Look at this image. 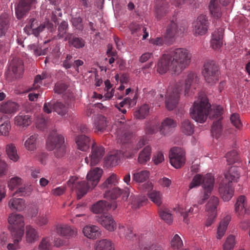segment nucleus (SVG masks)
<instances>
[{"mask_svg": "<svg viewBox=\"0 0 250 250\" xmlns=\"http://www.w3.org/2000/svg\"><path fill=\"white\" fill-rule=\"evenodd\" d=\"M8 70L12 72L16 78H20L23 71L22 61L18 58H13L10 63Z\"/></svg>", "mask_w": 250, "mask_h": 250, "instance_id": "nucleus-19", "label": "nucleus"}, {"mask_svg": "<svg viewBox=\"0 0 250 250\" xmlns=\"http://www.w3.org/2000/svg\"><path fill=\"white\" fill-rule=\"evenodd\" d=\"M149 199L157 206H160L162 203V194L159 191L153 190L147 193Z\"/></svg>", "mask_w": 250, "mask_h": 250, "instance_id": "nucleus-50", "label": "nucleus"}, {"mask_svg": "<svg viewBox=\"0 0 250 250\" xmlns=\"http://www.w3.org/2000/svg\"><path fill=\"white\" fill-rule=\"evenodd\" d=\"M48 220V217L46 214L40 215L37 217L35 223L38 226L42 227L47 224Z\"/></svg>", "mask_w": 250, "mask_h": 250, "instance_id": "nucleus-62", "label": "nucleus"}, {"mask_svg": "<svg viewBox=\"0 0 250 250\" xmlns=\"http://www.w3.org/2000/svg\"><path fill=\"white\" fill-rule=\"evenodd\" d=\"M230 121L232 124L237 128L240 129L242 126L240 116L238 114H232L230 117Z\"/></svg>", "mask_w": 250, "mask_h": 250, "instance_id": "nucleus-58", "label": "nucleus"}, {"mask_svg": "<svg viewBox=\"0 0 250 250\" xmlns=\"http://www.w3.org/2000/svg\"><path fill=\"white\" fill-rule=\"evenodd\" d=\"M22 184V179L21 178L15 177L12 178L9 183L8 187L10 189L13 190L15 188L18 187Z\"/></svg>", "mask_w": 250, "mask_h": 250, "instance_id": "nucleus-59", "label": "nucleus"}, {"mask_svg": "<svg viewBox=\"0 0 250 250\" xmlns=\"http://www.w3.org/2000/svg\"><path fill=\"white\" fill-rule=\"evenodd\" d=\"M223 113V108L220 105L213 106V108L211 107L208 108V116L211 120H221V115Z\"/></svg>", "mask_w": 250, "mask_h": 250, "instance_id": "nucleus-32", "label": "nucleus"}, {"mask_svg": "<svg viewBox=\"0 0 250 250\" xmlns=\"http://www.w3.org/2000/svg\"><path fill=\"white\" fill-rule=\"evenodd\" d=\"M38 135H31L25 142L24 146L29 151H33L37 148V139Z\"/></svg>", "mask_w": 250, "mask_h": 250, "instance_id": "nucleus-49", "label": "nucleus"}, {"mask_svg": "<svg viewBox=\"0 0 250 250\" xmlns=\"http://www.w3.org/2000/svg\"><path fill=\"white\" fill-rule=\"evenodd\" d=\"M182 83H176L174 87L169 88L166 96V107L168 110L176 108L179 100L180 93L182 91Z\"/></svg>", "mask_w": 250, "mask_h": 250, "instance_id": "nucleus-8", "label": "nucleus"}, {"mask_svg": "<svg viewBox=\"0 0 250 250\" xmlns=\"http://www.w3.org/2000/svg\"><path fill=\"white\" fill-rule=\"evenodd\" d=\"M185 30V26L176 21H171L167 25L164 34L165 41L166 44L170 45L173 44L177 36L182 34Z\"/></svg>", "mask_w": 250, "mask_h": 250, "instance_id": "nucleus-5", "label": "nucleus"}, {"mask_svg": "<svg viewBox=\"0 0 250 250\" xmlns=\"http://www.w3.org/2000/svg\"><path fill=\"white\" fill-rule=\"evenodd\" d=\"M64 41H67L69 45L77 49L82 48L85 45V42L83 38L75 36L72 37V34L69 33L65 37Z\"/></svg>", "mask_w": 250, "mask_h": 250, "instance_id": "nucleus-24", "label": "nucleus"}, {"mask_svg": "<svg viewBox=\"0 0 250 250\" xmlns=\"http://www.w3.org/2000/svg\"><path fill=\"white\" fill-rule=\"evenodd\" d=\"M107 126V121L102 115H97L94 119V128L96 131L104 132Z\"/></svg>", "mask_w": 250, "mask_h": 250, "instance_id": "nucleus-34", "label": "nucleus"}, {"mask_svg": "<svg viewBox=\"0 0 250 250\" xmlns=\"http://www.w3.org/2000/svg\"><path fill=\"white\" fill-rule=\"evenodd\" d=\"M149 177V172L147 170H142L133 174L132 182L141 183L146 181Z\"/></svg>", "mask_w": 250, "mask_h": 250, "instance_id": "nucleus-44", "label": "nucleus"}, {"mask_svg": "<svg viewBox=\"0 0 250 250\" xmlns=\"http://www.w3.org/2000/svg\"><path fill=\"white\" fill-rule=\"evenodd\" d=\"M68 85L63 83L58 82L55 84L54 87V91L58 94H62L66 90Z\"/></svg>", "mask_w": 250, "mask_h": 250, "instance_id": "nucleus-64", "label": "nucleus"}, {"mask_svg": "<svg viewBox=\"0 0 250 250\" xmlns=\"http://www.w3.org/2000/svg\"><path fill=\"white\" fill-rule=\"evenodd\" d=\"M13 239V243H9L7 246V248L9 250H16L20 249V246L18 244L19 242L21 240L22 237L20 238L18 236H12Z\"/></svg>", "mask_w": 250, "mask_h": 250, "instance_id": "nucleus-61", "label": "nucleus"}, {"mask_svg": "<svg viewBox=\"0 0 250 250\" xmlns=\"http://www.w3.org/2000/svg\"><path fill=\"white\" fill-rule=\"evenodd\" d=\"M83 233L86 237L92 239H95L101 235V231L96 226H87L83 229Z\"/></svg>", "mask_w": 250, "mask_h": 250, "instance_id": "nucleus-26", "label": "nucleus"}, {"mask_svg": "<svg viewBox=\"0 0 250 250\" xmlns=\"http://www.w3.org/2000/svg\"><path fill=\"white\" fill-rule=\"evenodd\" d=\"M222 127L220 120L214 121L213 122L211 132L213 137L218 138L222 134Z\"/></svg>", "mask_w": 250, "mask_h": 250, "instance_id": "nucleus-48", "label": "nucleus"}, {"mask_svg": "<svg viewBox=\"0 0 250 250\" xmlns=\"http://www.w3.org/2000/svg\"><path fill=\"white\" fill-rule=\"evenodd\" d=\"M170 246L172 250H178L183 247V243L182 240L178 234H175L172 238Z\"/></svg>", "mask_w": 250, "mask_h": 250, "instance_id": "nucleus-53", "label": "nucleus"}, {"mask_svg": "<svg viewBox=\"0 0 250 250\" xmlns=\"http://www.w3.org/2000/svg\"><path fill=\"white\" fill-rule=\"evenodd\" d=\"M10 16L7 13L0 15V37L4 35L10 26Z\"/></svg>", "mask_w": 250, "mask_h": 250, "instance_id": "nucleus-25", "label": "nucleus"}, {"mask_svg": "<svg viewBox=\"0 0 250 250\" xmlns=\"http://www.w3.org/2000/svg\"><path fill=\"white\" fill-rule=\"evenodd\" d=\"M68 104L66 105L62 103L57 101L53 104V110L61 116H64L68 112Z\"/></svg>", "mask_w": 250, "mask_h": 250, "instance_id": "nucleus-42", "label": "nucleus"}, {"mask_svg": "<svg viewBox=\"0 0 250 250\" xmlns=\"http://www.w3.org/2000/svg\"><path fill=\"white\" fill-rule=\"evenodd\" d=\"M174 64L170 53L163 55L159 59L157 64V71L160 74L166 73L171 70L175 75H178L175 70Z\"/></svg>", "mask_w": 250, "mask_h": 250, "instance_id": "nucleus-9", "label": "nucleus"}, {"mask_svg": "<svg viewBox=\"0 0 250 250\" xmlns=\"http://www.w3.org/2000/svg\"><path fill=\"white\" fill-rule=\"evenodd\" d=\"M199 79L196 74L192 72H189L188 75L185 82V95H188L189 89L191 85L194 83H198Z\"/></svg>", "mask_w": 250, "mask_h": 250, "instance_id": "nucleus-33", "label": "nucleus"}, {"mask_svg": "<svg viewBox=\"0 0 250 250\" xmlns=\"http://www.w3.org/2000/svg\"><path fill=\"white\" fill-rule=\"evenodd\" d=\"M39 238V232L37 229L30 225L26 227L25 238L27 243L32 244L37 241Z\"/></svg>", "mask_w": 250, "mask_h": 250, "instance_id": "nucleus-22", "label": "nucleus"}, {"mask_svg": "<svg viewBox=\"0 0 250 250\" xmlns=\"http://www.w3.org/2000/svg\"><path fill=\"white\" fill-rule=\"evenodd\" d=\"M96 250H114V244L108 239L98 241L95 245Z\"/></svg>", "mask_w": 250, "mask_h": 250, "instance_id": "nucleus-40", "label": "nucleus"}, {"mask_svg": "<svg viewBox=\"0 0 250 250\" xmlns=\"http://www.w3.org/2000/svg\"><path fill=\"white\" fill-rule=\"evenodd\" d=\"M151 153V148L150 146H147L139 153L138 157L139 163L144 164L149 161L150 158Z\"/></svg>", "mask_w": 250, "mask_h": 250, "instance_id": "nucleus-43", "label": "nucleus"}, {"mask_svg": "<svg viewBox=\"0 0 250 250\" xmlns=\"http://www.w3.org/2000/svg\"><path fill=\"white\" fill-rule=\"evenodd\" d=\"M76 143L80 150L86 151L89 147L90 139L85 135H79L76 138Z\"/></svg>", "mask_w": 250, "mask_h": 250, "instance_id": "nucleus-29", "label": "nucleus"}, {"mask_svg": "<svg viewBox=\"0 0 250 250\" xmlns=\"http://www.w3.org/2000/svg\"><path fill=\"white\" fill-rule=\"evenodd\" d=\"M2 118H0V135L7 136L11 129V124L9 121L2 122Z\"/></svg>", "mask_w": 250, "mask_h": 250, "instance_id": "nucleus-51", "label": "nucleus"}, {"mask_svg": "<svg viewBox=\"0 0 250 250\" xmlns=\"http://www.w3.org/2000/svg\"><path fill=\"white\" fill-rule=\"evenodd\" d=\"M210 106L207 98L202 97L199 102H194L190 113V117L197 122L204 123L207 119L208 108Z\"/></svg>", "mask_w": 250, "mask_h": 250, "instance_id": "nucleus-3", "label": "nucleus"}, {"mask_svg": "<svg viewBox=\"0 0 250 250\" xmlns=\"http://www.w3.org/2000/svg\"><path fill=\"white\" fill-rule=\"evenodd\" d=\"M235 244V237L232 235L228 236L223 245V250H233Z\"/></svg>", "mask_w": 250, "mask_h": 250, "instance_id": "nucleus-56", "label": "nucleus"}, {"mask_svg": "<svg viewBox=\"0 0 250 250\" xmlns=\"http://www.w3.org/2000/svg\"><path fill=\"white\" fill-rule=\"evenodd\" d=\"M219 201L218 197L214 196L211 197L206 205V211L213 214H216V209L219 205Z\"/></svg>", "mask_w": 250, "mask_h": 250, "instance_id": "nucleus-46", "label": "nucleus"}, {"mask_svg": "<svg viewBox=\"0 0 250 250\" xmlns=\"http://www.w3.org/2000/svg\"><path fill=\"white\" fill-rule=\"evenodd\" d=\"M19 107V104L14 102L8 101L0 105V112L10 115L15 113Z\"/></svg>", "mask_w": 250, "mask_h": 250, "instance_id": "nucleus-23", "label": "nucleus"}, {"mask_svg": "<svg viewBox=\"0 0 250 250\" xmlns=\"http://www.w3.org/2000/svg\"><path fill=\"white\" fill-rule=\"evenodd\" d=\"M159 216L166 223L170 225L173 222V217L171 213L167 209H161L159 211Z\"/></svg>", "mask_w": 250, "mask_h": 250, "instance_id": "nucleus-52", "label": "nucleus"}, {"mask_svg": "<svg viewBox=\"0 0 250 250\" xmlns=\"http://www.w3.org/2000/svg\"><path fill=\"white\" fill-rule=\"evenodd\" d=\"M149 108L147 104H144L134 112V116L137 119H144L149 114Z\"/></svg>", "mask_w": 250, "mask_h": 250, "instance_id": "nucleus-47", "label": "nucleus"}, {"mask_svg": "<svg viewBox=\"0 0 250 250\" xmlns=\"http://www.w3.org/2000/svg\"><path fill=\"white\" fill-rule=\"evenodd\" d=\"M169 4L166 0H155L154 12L156 18L160 20L166 16L168 11Z\"/></svg>", "mask_w": 250, "mask_h": 250, "instance_id": "nucleus-15", "label": "nucleus"}, {"mask_svg": "<svg viewBox=\"0 0 250 250\" xmlns=\"http://www.w3.org/2000/svg\"><path fill=\"white\" fill-rule=\"evenodd\" d=\"M51 246L49 239L45 237L42 239L39 245V249L40 250H50Z\"/></svg>", "mask_w": 250, "mask_h": 250, "instance_id": "nucleus-63", "label": "nucleus"}, {"mask_svg": "<svg viewBox=\"0 0 250 250\" xmlns=\"http://www.w3.org/2000/svg\"><path fill=\"white\" fill-rule=\"evenodd\" d=\"M247 202L246 197L244 195L239 196L235 204V210L239 215L246 213Z\"/></svg>", "mask_w": 250, "mask_h": 250, "instance_id": "nucleus-37", "label": "nucleus"}, {"mask_svg": "<svg viewBox=\"0 0 250 250\" xmlns=\"http://www.w3.org/2000/svg\"><path fill=\"white\" fill-rule=\"evenodd\" d=\"M117 208L116 202H107L101 200L93 204L90 207L91 211L94 214L105 213L109 209L114 210Z\"/></svg>", "mask_w": 250, "mask_h": 250, "instance_id": "nucleus-11", "label": "nucleus"}, {"mask_svg": "<svg viewBox=\"0 0 250 250\" xmlns=\"http://www.w3.org/2000/svg\"><path fill=\"white\" fill-rule=\"evenodd\" d=\"M71 22L72 25L77 29L82 31L83 29V20L80 17L72 18Z\"/></svg>", "mask_w": 250, "mask_h": 250, "instance_id": "nucleus-60", "label": "nucleus"}, {"mask_svg": "<svg viewBox=\"0 0 250 250\" xmlns=\"http://www.w3.org/2000/svg\"><path fill=\"white\" fill-rule=\"evenodd\" d=\"M36 2V0H21L15 7L16 14L18 19H21L30 10L32 4Z\"/></svg>", "mask_w": 250, "mask_h": 250, "instance_id": "nucleus-13", "label": "nucleus"}, {"mask_svg": "<svg viewBox=\"0 0 250 250\" xmlns=\"http://www.w3.org/2000/svg\"><path fill=\"white\" fill-rule=\"evenodd\" d=\"M121 195H123V198L124 199L126 200L129 195L128 188H127L126 190L123 191L118 188H113L111 190H105L104 193V197H109L112 199H116Z\"/></svg>", "mask_w": 250, "mask_h": 250, "instance_id": "nucleus-20", "label": "nucleus"}, {"mask_svg": "<svg viewBox=\"0 0 250 250\" xmlns=\"http://www.w3.org/2000/svg\"><path fill=\"white\" fill-rule=\"evenodd\" d=\"M169 158L171 165L175 168H179L185 163V151L180 147H173L169 151Z\"/></svg>", "mask_w": 250, "mask_h": 250, "instance_id": "nucleus-10", "label": "nucleus"}, {"mask_svg": "<svg viewBox=\"0 0 250 250\" xmlns=\"http://www.w3.org/2000/svg\"><path fill=\"white\" fill-rule=\"evenodd\" d=\"M73 184L78 199H80L84 195L87 193L88 189H91V188L88 186L87 182L86 184L84 181L74 182Z\"/></svg>", "mask_w": 250, "mask_h": 250, "instance_id": "nucleus-30", "label": "nucleus"}, {"mask_svg": "<svg viewBox=\"0 0 250 250\" xmlns=\"http://www.w3.org/2000/svg\"><path fill=\"white\" fill-rule=\"evenodd\" d=\"M93 143L92 146V152L90 155V165L95 166L99 163L104 154V149L102 146H95Z\"/></svg>", "mask_w": 250, "mask_h": 250, "instance_id": "nucleus-18", "label": "nucleus"}, {"mask_svg": "<svg viewBox=\"0 0 250 250\" xmlns=\"http://www.w3.org/2000/svg\"><path fill=\"white\" fill-rule=\"evenodd\" d=\"M247 202L246 197L244 195L239 196L235 204V210L239 215L246 213Z\"/></svg>", "mask_w": 250, "mask_h": 250, "instance_id": "nucleus-36", "label": "nucleus"}, {"mask_svg": "<svg viewBox=\"0 0 250 250\" xmlns=\"http://www.w3.org/2000/svg\"><path fill=\"white\" fill-rule=\"evenodd\" d=\"M181 131L186 135H191L194 131V125L188 119H184L181 123Z\"/></svg>", "mask_w": 250, "mask_h": 250, "instance_id": "nucleus-31", "label": "nucleus"}, {"mask_svg": "<svg viewBox=\"0 0 250 250\" xmlns=\"http://www.w3.org/2000/svg\"><path fill=\"white\" fill-rule=\"evenodd\" d=\"M55 230L57 234L66 238L74 237L77 235V230L65 224H58Z\"/></svg>", "mask_w": 250, "mask_h": 250, "instance_id": "nucleus-17", "label": "nucleus"}, {"mask_svg": "<svg viewBox=\"0 0 250 250\" xmlns=\"http://www.w3.org/2000/svg\"><path fill=\"white\" fill-rule=\"evenodd\" d=\"M103 173V170L98 167L91 169L87 173L86 180L88 186L91 189L94 188L98 184Z\"/></svg>", "mask_w": 250, "mask_h": 250, "instance_id": "nucleus-14", "label": "nucleus"}, {"mask_svg": "<svg viewBox=\"0 0 250 250\" xmlns=\"http://www.w3.org/2000/svg\"><path fill=\"white\" fill-rule=\"evenodd\" d=\"M15 124L20 127H27L32 123V115L29 113H20L15 117Z\"/></svg>", "mask_w": 250, "mask_h": 250, "instance_id": "nucleus-21", "label": "nucleus"}, {"mask_svg": "<svg viewBox=\"0 0 250 250\" xmlns=\"http://www.w3.org/2000/svg\"><path fill=\"white\" fill-rule=\"evenodd\" d=\"M58 34L57 37L59 39H62L68 35L67 33L69 28V24L67 21H62L60 23H58Z\"/></svg>", "mask_w": 250, "mask_h": 250, "instance_id": "nucleus-45", "label": "nucleus"}, {"mask_svg": "<svg viewBox=\"0 0 250 250\" xmlns=\"http://www.w3.org/2000/svg\"><path fill=\"white\" fill-rule=\"evenodd\" d=\"M174 64L176 73L180 74L190 63L192 55L190 51L186 48H178L170 52Z\"/></svg>", "mask_w": 250, "mask_h": 250, "instance_id": "nucleus-2", "label": "nucleus"}, {"mask_svg": "<svg viewBox=\"0 0 250 250\" xmlns=\"http://www.w3.org/2000/svg\"><path fill=\"white\" fill-rule=\"evenodd\" d=\"M8 207L12 210L21 211L25 208L26 205L23 199L13 198L9 201Z\"/></svg>", "mask_w": 250, "mask_h": 250, "instance_id": "nucleus-28", "label": "nucleus"}, {"mask_svg": "<svg viewBox=\"0 0 250 250\" xmlns=\"http://www.w3.org/2000/svg\"><path fill=\"white\" fill-rule=\"evenodd\" d=\"M240 177L239 168L231 167L224 173L223 177L220 178L219 185V192L224 201H229L234 194L233 184L237 183Z\"/></svg>", "mask_w": 250, "mask_h": 250, "instance_id": "nucleus-1", "label": "nucleus"}, {"mask_svg": "<svg viewBox=\"0 0 250 250\" xmlns=\"http://www.w3.org/2000/svg\"><path fill=\"white\" fill-rule=\"evenodd\" d=\"M202 74L206 82L210 85L215 84L219 81V67L214 61H208L205 63Z\"/></svg>", "mask_w": 250, "mask_h": 250, "instance_id": "nucleus-7", "label": "nucleus"}, {"mask_svg": "<svg viewBox=\"0 0 250 250\" xmlns=\"http://www.w3.org/2000/svg\"><path fill=\"white\" fill-rule=\"evenodd\" d=\"M6 154L9 158L16 162L19 159V156L17 153V150L15 145L13 143L7 144L5 147Z\"/></svg>", "mask_w": 250, "mask_h": 250, "instance_id": "nucleus-41", "label": "nucleus"}, {"mask_svg": "<svg viewBox=\"0 0 250 250\" xmlns=\"http://www.w3.org/2000/svg\"><path fill=\"white\" fill-rule=\"evenodd\" d=\"M8 222L11 236H18L20 238L22 237L24 226L23 216L19 214L10 213L8 218Z\"/></svg>", "mask_w": 250, "mask_h": 250, "instance_id": "nucleus-6", "label": "nucleus"}, {"mask_svg": "<svg viewBox=\"0 0 250 250\" xmlns=\"http://www.w3.org/2000/svg\"><path fill=\"white\" fill-rule=\"evenodd\" d=\"M227 161L229 165L237 162L239 160V156L235 150H231L226 154Z\"/></svg>", "mask_w": 250, "mask_h": 250, "instance_id": "nucleus-54", "label": "nucleus"}, {"mask_svg": "<svg viewBox=\"0 0 250 250\" xmlns=\"http://www.w3.org/2000/svg\"><path fill=\"white\" fill-rule=\"evenodd\" d=\"M194 31L196 35H203L208 31V17L205 15H200L194 23Z\"/></svg>", "mask_w": 250, "mask_h": 250, "instance_id": "nucleus-12", "label": "nucleus"}, {"mask_svg": "<svg viewBox=\"0 0 250 250\" xmlns=\"http://www.w3.org/2000/svg\"><path fill=\"white\" fill-rule=\"evenodd\" d=\"M223 36V30L222 29H218L213 33L211 43L214 49H219L222 46Z\"/></svg>", "mask_w": 250, "mask_h": 250, "instance_id": "nucleus-27", "label": "nucleus"}, {"mask_svg": "<svg viewBox=\"0 0 250 250\" xmlns=\"http://www.w3.org/2000/svg\"><path fill=\"white\" fill-rule=\"evenodd\" d=\"M96 220L98 223L110 231H113L116 229V223L112 215L110 214L97 216Z\"/></svg>", "mask_w": 250, "mask_h": 250, "instance_id": "nucleus-16", "label": "nucleus"}, {"mask_svg": "<svg viewBox=\"0 0 250 250\" xmlns=\"http://www.w3.org/2000/svg\"><path fill=\"white\" fill-rule=\"evenodd\" d=\"M131 197L132 198V204L134 206H136V208H139L142 206L147 201V199L145 196L140 195L138 197L131 196Z\"/></svg>", "mask_w": 250, "mask_h": 250, "instance_id": "nucleus-57", "label": "nucleus"}, {"mask_svg": "<svg viewBox=\"0 0 250 250\" xmlns=\"http://www.w3.org/2000/svg\"><path fill=\"white\" fill-rule=\"evenodd\" d=\"M210 14L215 18H219L222 15V10L219 0H211L209 4Z\"/></svg>", "mask_w": 250, "mask_h": 250, "instance_id": "nucleus-35", "label": "nucleus"}, {"mask_svg": "<svg viewBox=\"0 0 250 250\" xmlns=\"http://www.w3.org/2000/svg\"><path fill=\"white\" fill-rule=\"evenodd\" d=\"M46 147L49 151L54 150V154L57 158L62 157L66 151L64 137L56 133L49 136L46 142Z\"/></svg>", "mask_w": 250, "mask_h": 250, "instance_id": "nucleus-4", "label": "nucleus"}, {"mask_svg": "<svg viewBox=\"0 0 250 250\" xmlns=\"http://www.w3.org/2000/svg\"><path fill=\"white\" fill-rule=\"evenodd\" d=\"M231 217L229 215L226 216L224 219L221 221L218 227L217 231V238L220 239L225 234L228 225L230 221Z\"/></svg>", "mask_w": 250, "mask_h": 250, "instance_id": "nucleus-39", "label": "nucleus"}, {"mask_svg": "<svg viewBox=\"0 0 250 250\" xmlns=\"http://www.w3.org/2000/svg\"><path fill=\"white\" fill-rule=\"evenodd\" d=\"M119 161V157L116 155H110L104 158V163L107 167H112L117 165Z\"/></svg>", "mask_w": 250, "mask_h": 250, "instance_id": "nucleus-55", "label": "nucleus"}, {"mask_svg": "<svg viewBox=\"0 0 250 250\" xmlns=\"http://www.w3.org/2000/svg\"><path fill=\"white\" fill-rule=\"evenodd\" d=\"M214 178L211 174H208L204 177L202 180V186L204 191L211 193L214 187Z\"/></svg>", "mask_w": 250, "mask_h": 250, "instance_id": "nucleus-38", "label": "nucleus"}]
</instances>
